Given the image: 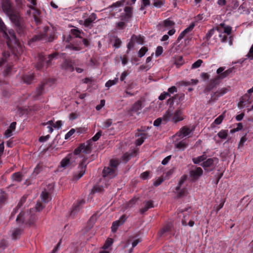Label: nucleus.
<instances>
[{
  "label": "nucleus",
  "mask_w": 253,
  "mask_h": 253,
  "mask_svg": "<svg viewBox=\"0 0 253 253\" xmlns=\"http://www.w3.org/2000/svg\"><path fill=\"white\" fill-rule=\"evenodd\" d=\"M91 152L90 146L89 144L85 145L84 143L81 144L79 146L76 148L74 153L69 154L67 157L63 159L60 163L62 168H66L71 165L74 162V159L77 155L83 158L78 166L79 170L75 173L73 177L74 180H78L81 178L84 174L86 166L88 162H86L87 158L84 156V154H88Z\"/></svg>",
  "instance_id": "nucleus-1"
},
{
  "label": "nucleus",
  "mask_w": 253,
  "mask_h": 253,
  "mask_svg": "<svg viewBox=\"0 0 253 253\" xmlns=\"http://www.w3.org/2000/svg\"><path fill=\"white\" fill-rule=\"evenodd\" d=\"M29 8L33 10V15L34 21L37 26H38V34L34 35L28 41L29 44H31L32 42L44 40L47 42H52L56 39L57 36L53 28H50L47 26L43 27L40 26L41 24V20L40 18V11L33 6H29Z\"/></svg>",
  "instance_id": "nucleus-2"
},
{
  "label": "nucleus",
  "mask_w": 253,
  "mask_h": 253,
  "mask_svg": "<svg viewBox=\"0 0 253 253\" xmlns=\"http://www.w3.org/2000/svg\"><path fill=\"white\" fill-rule=\"evenodd\" d=\"M0 34L5 40L8 48L15 56H18L22 53L23 46L17 40L14 32L12 30L7 31L6 26L0 17Z\"/></svg>",
  "instance_id": "nucleus-3"
},
{
  "label": "nucleus",
  "mask_w": 253,
  "mask_h": 253,
  "mask_svg": "<svg viewBox=\"0 0 253 253\" xmlns=\"http://www.w3.org/2000/svg\"><path fill=\"white\" fill-rule=\"evenodd\" d=\"M1 7L3 12L17 28V30L19 33H22L24 31L23 25L21 24L22 18L19 11L14 5L11 0H2Z\"/></svg>",
  "instance_id": "nucleus-4"
},
{
  "label": "nucleus",
  "mask_w": 253,
  "mask_h": 253,
  "mask_svg": "<svg viewBox=\"0 0 253 253\" xmlns=\"http://www.w3.org/2000/svg\"><path fill=\"white\" fill-rule=\"evenodd\" d=\"M56 52L48 55L47 57L42 53H39L37 56L38 60L35 65L36 68L40 71L46 69L52 65V60L57 56Z\"/></svg>",
  "instance_id": "nucleus-5"
},
{
  "label": "nucleus",
  "mask_w": 253,
  "mask_h": 253,
  "mask_svg": "<svg viewBox=\"0 0 253 253\" xmlns=\"http://www.w3.org/2000/svg\"><path fill=\"white\" fill-rule=\"evenodd\" d=\"M119 162L116 160H111L109 166L104 167L103 170V176L104 177L112 178L117 175V167L119 165Z\"/></svg>",
  "instance_id": "nucleus-6"
},
{
  "label": "nucleus",
  "mask_w": 253,
  "mask_h": 253,
  "mask_svg": "<svg viewBox=\"0 0 253 253\" xmlns=\"http://www.w3.org/2000/svg\"><path fill=\"white\" fill-rule=\"evenodd\" d=\"M133 15V8L131 6H125L124 11L120 13V18L122 21L128 22Z\"/></svg>",
  "instance_id": "nucleus-7"
},
{
  "label": "nucleus",
  "mask_w": 253,
  "mask_h": 253,
  "mask_svg": "<svg viewBox=\"0 0 253 253\" xmlns=\"http://www.w3.org/2000/svg\"><path fill=\"white\" fill-rule=\"evenodd\" d=\"M9 56V54L8 53H3L2 57L0 60V67H2L5 65V69H4V73L5 75H8L12 69V65L8 62V58Z\"/></svg>",
  "instance_id": "nucleus-8"
},
{
  "label": "nucleus",
  "mask_w": 253,
  "mask_h": 253,
  "mask_svg": "<svg viewBox=\"0 0 253 253\" xmlns=\"http://www.w3.org/2000/svg\"><path fill=\"white\" fill-rule=\"evenodd\" d=\"M225 69V67H220L218 68L216 70V73L218 75L216 76L217 79L220 81L228 77L230 74H231L234 69V67L230 68L224 71Z\"/></svg>",
  "instance_id": "nucleus-9"
},
{
  "label": "nucleus",
  "mask_w": 253,
  "mask_h": 253,
  "mask_svg": "<svg viewBox=\"0 0 253 253\" xmlns=\"http://www.w3.org/2000/svg\"><path fill=\"white\" fill-rule=\"evenodd\" d=\"M220 81L215 77L214 78L210 80L209 83L206 85L204 89V93L208 94L214 88L216 87L220 84Z\"/></svg>",
  "instance_id": "nucleus-10"
},
{
  "label": "nucleus",
  "mask_w": 253,
  "mask_h": 253,
  "mask_svg": "<svg viewBox=\"0 0 253 253\" xmlns=\"http://www.w3.org/2000/svg\"><path fill=\"white\" fill-rule=\"evenodd\" d=\"M228 91L229 89L228 88L223 87L213 92L211 94V99L209 101V103H211V102L216 101L219 97L223 96Z\"/></svg>",
  "instance_id": "nucleus-11"
},
{
  "label": "nucleus",
  "mask_w": 253,
  "mask_h": 253,
  "mask_svg": "<svg viewBox=\"0 0 253 253\" xmlns=\"http://www.w3.org/2000/svg\"><path fill=\"white\" fill-rule=\"evenodd\" d=\"M175 22L168 18L159 24L160 29L165 31L174 27Z\"/></svg>",
  "instance_id": "nucleus-12"
},
{
  "label": "nucleus",
  "mask_w": 253,
  "mask_h": 253,
  "mask_svg": "<svg viewBox=\"0 0 253 253\" xmlns=\"http://www.w3.org/2000/svg\"><path fill=\"white\" fill-rule=\"evenodd\" d=\"M251 103V97L248 94H245L240 98L238 106L240 108L248 107Z\"/></svg>",
  "instance_id": "nucleus-13"
},
{
  "label": "nucleus",
  "mask_w": 253,
  "mask_h": 253,
  "mask_svg": "<svg viewBox=\"0 0 253 253\" xmlns=\"http://www.w3.org/2000/svg\"><path fill=\"white\" fill-rule=\"evenodd\" d=\"M127 217L125 214L122 215L118 220L114 221L111 226V230L113 233L117 231L118 227L122 225L126 220Z\"/></svg>",
  "instance_id": "nucleus-14"
},
{
  "label": "nucleus",
  "mask_w": 253,
  "mask_h": 253,
  "mask_svg": "<svg viewBox=\"0 0 253 253\" xmlns=\"http://www.w3.org/2000/svg\"><path fill=\"white\" fill-rule=\"evenodd\" d=\"M184 119L183 111L180 108L177 109L173 114L171 121L174 123L181 121Z\"/></svg>",
  "instance_id": "nucleus-15"
},
{
  "label": "nucleus",
  "mask_w": 253,
  "mask_h": 253,
  "mask_svg": "<svg viewBox=\"0 0 253 253\" xmlns=\"http://www.w3.org/2000/svg\"><path fill=\"white\" fill-rule=\"evenodd\" d=\"M172 227V224L171 222L166 223L159 232L160 236L162 237L169 234L171 231Z\"/></svg>",
  "instance_id": "nucleus-16"
},
{
  "label": "nucleus",
  "mask_w": 253,
  "mask_h": 253,
  "mask_svg": "<svg viewBox=\"0 0 253 253\" xmlns=\"http://www.w3.org/2000/svg\"><path fill=\"white\" fill-rule=\"evenodd\" d=\"M203 171L200 167H195L190 171V176L193 179L196 180L202 175Z\"/></svg>",
  "instance_id": "nucleus-17"
},
{
  "label": "nucleus",
  "mask_w": 253,
  "mask_h": 253,
  "mask_svg": "<svg viewBox=\"0 0 253 253\" xmlns=\"http://www.w3.org/2000/svg\"><path fill=\"white\" fill-rule=\"evenodd\" d=\"M217 161L218 159L215 157L209 158L203 162V163L201 164V166L203 167L205 170H206L208 168L214 167V163L215 162H217Z\"/></svg>",
  "instance_id": "nucleus-18"
},
{
  "label": "nucleus",
  "mask_w": 253,
  "mask_h": 253,
  "mask_svg": "<svg viewBox=\"0 0 253 253\" xmlns=\"http://www.w3.org/2000/svg\"><path fill=\"white\" fill-rule=\"evenodd\" d=\"M194 127L190 129L187 126H184L182 127L179 130L178 136L181 138L188 136L194 130Z\"/></svg>",
  "instance_id": "nucleus-19"
},
{
  "label": "nucleus",
  "mask_w": 253,
  "mask_h": 253,
  "mask_svg": "<svg viewBox=\"0 0 253 253\" xmlns=\"http://www.w3.org/2000/svg\"><path fill=\"white\" fill-rule=\"evenodd\" d=\"M45 84V83H42L41 84L37 87L33 95V97L35 99H38L39 97L43 93Z\"/></svg>",
  "instance_id": "nucleus-20"
},
{
  "label": "nucleus",
  "mask_w": 253,
  "mask_h": 253,
  "mask_svg": "<svg viewBox=\"0 0 253 253\" xmlns=\"http://www.w3.org/2000/svg\"><path fill=\"white\" fill-rule=\"evenodd\" d=\"M135 137H139L135 141V145L136 146H140L144 142V140L147 138V133H136L135 135Z\"/></svg>",
  "instance_id": "nucleus-21"
},
{
  "label": "nucleus",
  "mask_w": 253,
  "mask_h": 253,
  "mask_svg": "<svg viewBox=\"0 0 253 253\" xmlns=\"http://www.w3.org/2000/svg\"><path fill=\"white\" fill-rule=\"evenodd\" d=\"M142 108V101L140 100H139L134 103V104L132 105L131 108V111L136 113L137 114H140V111Z\"/></svg>",
  "instance_id": "nucleus-22"
},
{
  "label": "nucleus",
  "mask_w": 253,
  "mask_h": 253,
  "mask_svg": "<svg viewBox=\"0 0 253 253\" xmlns=\"http://www.w3.org/2000/svg\"><path fill=\"white\" fill-rule=\"evenodd\" d=\"M62 67L63 69L70 72H73L74 70L73 62L70 59H65L62 63Z\"/></svg>",
  "instance_id": "nucleus-23"
},
{
  "label": "nucleus",
  "mask_w": 253,
  "mask_h": 253,
  "mask_svg": "<svg viewBox=\"0 0 253 253\" xmlns=\"http://www.w3.org/2000/svg\"><path fill=\"white\" fill-rule=\"evenodd\" d=\"M217 31L219 32L222 31L223 29L224 33H226L228 35H229L231 33L232 28L229 26H226L224 23H221L216 28Z\"/></svg>",
  "instance_id": "nucleus-24"
},
{
  "label": "nucleus",
  "mask_w": 253,
  "mask_h": 253,
  "mask_svg": "<svg viewBox=\"0 0 253 253\" xmlns=\"http://www.w3.org/2000/svg\"><path fill=\"white\" fill-rule=\"evenodd\" d=\"M154 207L153 201L152 200L148 201L145 202V205L144 207L140 210L141 214H144L149 209Z\"/></svg>",
  "instance_id": "nucleus-25"
},
{
  "label": "nucleus",
  "mask_w": 253,
  "mask_h": 253,
  "mask_svg": "<svg viewBox=\"0 0 253 253\" xmlns=\"http://www.w3.org/2000/svg\"><path fill=\"white\" fill-rule=\"evenodd\" d=\"M23 174L21 172H16L13 173L11 175V179L12 180L15 181L17 182H21L23 180Z\"/></svg>",
  "instance_id": "nucleus-26"
},
{
  "label": "nucleus",
  "mask_w": 253,
  "mask_h": 253,
  "mask_svg": "<svg viewBox=\"0 0 253 253\" xmlns=\"http://www.w3.org/2000/svg\"><path fill=\"white\" fill-rule=\"evenodd\" d=\"M206 153L204 152L202 155L192 159V161L195 164H199L200 163L204 162L207 159Z\"/></svg>",
  "instance_id": "nucleus-27"
},
{
  "label": "nucleus",
  "mask_w": 253,
  "mask_h": 253,
  "mask_svg": "<svg viewBox=\"0 0 253 253\" xmlns=\"http://www.w3.org/2000/svg\"><path fill=\"white\" fill-rule=\"evenodd\" d=\"M41 198L42 202L45 203H47L51 200L49 193L45 190H44L42 192L41 194Z\"/></svg>",
  "instance_id": "nucleus-28"
},
{
  "label": "nucleus",
  "mask_w": 253,
  "mask_h": 253,
  "mask_svg": "<svg viewBox=\"0 0 253 253\" xmlns=\"http://www.w3.org/2000/svg\"><path fill=\"white\" fill-rule=\"evenodd\" d=\"M34 79V74H29L23 76L22 79L24 83L30 84Z\"/></svg>",
  "instance_id": "nucleus-29"
},
{
  "label": "nucleus",
  "mask_w": 253,
  "mask_h": 253,
  "mask_svg": "<svg viewBox=\"0 0 253 253\" xmlns=\"http://www.w3.org/2000/svg\"><path fill=\"white\" fill-rule=\"evenodd\" d=\"M22 232V230L20 228L14 229L12 231L11 237L14 240L19 238Z\"/></svg>",
  "instance_id": "nucleus-30"
},
{
  "label": "nucleus",
  "mask_w": 253,
  "mask_h": 253,
  "mask_svg": "<svg viewBox=\"0 0 253 253\" xmlns=\"http://www.w3.org/2000/svg\"><path fill=\"white\" fill-rule=\"evenodd\" d=\"M8 198L7 194L4 192L0 194V208L2 207L6 202Z\"/></svg>",
  "instance_id": "nucleus-31"
},
{
  "label": "nucleus",
  "mask_w": 253,
  "mask_h": 253,
  "mask_svg": "<svg viewBox=\"0 0 253 253\" xmlns=\"http://www.w3.org/2000/svg\"><path fill=\"white\" fill-rule=\"evenodd\" d=\"M101 134H102V131L101 130L98 131L95 134L94 136H93L91 139H90L89 140L87 141L86 144L84 143L85 145H87L88 144H90V149H91V141H97L99 138L100 137V136H101Z\"/></svg>",
  "instance_id": "nucleus-32"
},
{
  "label": "nucleus",
  "mask_w": 253,
  "mask_h": 253,
  "mask_svg": "<svg viewBox=\"0 0 253 253\" xmlns=\"http://www.w3.org/2000/svg\"><path fill=\"white\" fill-rule=\"evenodd\" d=\"M173 114L171 113L169 110H168L166 113L163 115L162 119L165 123H167L169 121H171Z\"/></svg>",
  "instance_id": "nucleus-33"
},
{
  "label": "nucleus",
  "mask_w": 253,
  "mask_h": 253,
  "mask_svg": "<svg viewBox=\"0 0 253 253\" xmlns=\"http://www.w3.org/2000/svg\"><path fill=\"white\" fill-rule=\"evenodd\" d=\"M187 146L188 143L185 139H184L175 144V146L177 148L182 150H184Z\"/></svg>",
  "instance_id": "nucleus-34"
},
{
  "label": "nucleus",
  "mask_w": 253,
  "mask_h": 253,
  "mask_svg": "<svg viewBox=\"0 0 253 253\" xmlns=\"http://www.w3.org/2000/svg\"><path fill=\"white\" fill-rule=\"evenodd\" d=\"M72 33L73 35H74L77 38H79L80 39H83V36H84V33L79 29H72L71 30Z\"/></svg>",
  "instance_id": "nucleus-35"
},
{
  "label": "nucleus",
  "mask_w": 253,
  "mask_h": 253,
  "mask_svg": "<svg viewBox=\"0 0 253 253\" xmlns=\"http://www.w3.org/2000/svg\"><path fill=\"white\" fill-rule=\"evenodd\" d=\"M28 112V109L25 107H18L17 114L21 117L24 114H27Z\"/></svg>",
  "instance_id": "nucleus-36"
},
{
  "label": "nucleus",
  "mask_w": 253,
  "mask_h": 253,
  "mask_svg": "<svg viewBox=\"0 0 253 253\" xmlns=\"http://www.w3.org/2000/svg\"><path fill=\"white\" fill-rule=\"evenodd\" d=\"M42 165H41V164H38L34 169L33 174L34 176H36L42 170Z\"/></svg>",
  "instance_id": "nucleus-37"
},
{
  "label": "nucleus",
  "mask_w": 253,
  "mask_h": 253,
  "mask_svg": "<svg viewBox=\"0 0 253 253\" xmlns=\"http://www.w3.org/2000/svg\"><path fill=\"white\" fill-rule=\"evenodd\" d=\"M112 124V120L110 119H107L102 123V128L106 129L109 127Z\"/></svg>",
  "instance_id": "nucleus-38"
},
{
  "label": "nucleus",
  "mask_w": 253,
  "mask_h": 253,
  "mask_svg": "<svg viewBox=\"0 0 253 253\" xmlns=\"http://www.w3.org/2000/svg\"><path fill=\"white\" fill-rule=\"evenodd\" d=\"M198 83V81L197 80L192 79L190 81H182L181 84L182 85L187 86L191 84H196Z\"/></svg>",
  "instance_id": "nucleus-39"
},
{
  "label": "nucleus",
  "mask_w": 253,
  "mask_h": 253,
  "mask_svg": "<svg viewBox=\"0 0 253 253\" xmlns=\"http://www.w3.org/2000/svg\"><path fill=\"white\" fill-rule=\"evenodd\" d=\"M217 135L220 138L225 139L228 135L227 130L222 129L217 133Z\"/></svg>",
  "instance_id": "nucleus-40"
},
{
  "label": "nucleus",
  "mask_w": 253,
  "mask_h": 253,
  "mask_svg": "<svg viewBox=\"0 0 253 253\" xmlns=\"http://www.w3.org/2000/svg\"><path fill=\"white\" fill-rule=\"evenodd\" d=\"M132 40L139 44H143V39L140 36H136L133 35L132 36Z\"/></svg>",
  "instance_id": "nucleus-41"
},
{
  "label": "nucleus",
  "mask_w": 253,
  "mask_h": 253,
  "mask_svg": "<svg viewBox=\"0 0 253 253\" xmlns=\"http://www.w3.org/2000/svg\"><path fill=\"white\" fill-rule=\"evenodd\" d=\"M184 61L182 56H179L176 58L174 61V64L177 68H179L181 65H183Z\"/></svg>",
  "instance_id": "nucleus-42"
},
{
  "label": "nucleus",
  "mask_w": 253,
  "mask_h": 253,
  "mask_svg": "<svg viewBox=\"0 0 253 253\" xmlns=\"http://www.w3.org/2000/svg\"><path fill=\"white\" fill-rule=\"evenodd\" d=\"M24 212L21 211L16 217V221L19 223H23L24 222Z\"/></svg>",
  "instance_id": "nucleus-43"
},
{
  "label": "nucleus",
  "mask_w": 253,
  "mask_h": 253,
  "mask_svg": "<svg viewBox=\"0 0 253 253\" xmlns=\"http://www.w3.org/2000/svg\"><path fill=\"white\" fill-rule=\"evenodd\" d=\"M118 81V78H115L113 80H110L106 83L105 86L106 87L109 88L111 86L116 84L117 83Z\"/></svg>",
  "instance_id": "nucleus-44"
},
{
  "label": "nucleus",
  "mask_w": 253,
  "mask_h": 253,
  "mask_svg": "<svg viewBox=\"0 0 253 253\" xmlns=\"http://www.w3.org/2000/svg\"><path fill=\"white\" fill-rule=\"evenodd\" d=\"M148 51V48L146 46H143L140 48L138 52V56L140 58L142 57Z\"/></svg>",
  "instance_id": "nucleus-45"
},
{
  "label": "nucleus",
  "mask_w": 253,
  "mask_h": 253,
  "mask_svg": "<svg viewBox=\"0 0 253 253\" xmlns=\"http://www.w3.org/2000/svg\"><path fill=\"white\" fill-rule=\"evenodd\" d=\"M133 156V153H126L124 154V155L123 156V160L126 163L131 159V158Z\"/></svg>",
  "instance_id": "nucleus-46"
},
{
  "label": "nucleus",
  "mask_w": 253,
  "mask_h": 253,
  "mask_svg": "<svg viewBox=\"0 0 253 253\" xmlns=\"http://www.w3.org/2000/svg\"><path fill=\"white\" fill-rule=\"evenodd\" d=\"M223 119H224V116L223 114L219 115L217 118H216L214 120V122L213 123H212V124L211 125V126L213 127V124H215L216 125L220 124L222 123Z\"/></svg>",
  "instance_id": "nucleus-47"
},
{
  "label": "nucleus",
  "mask_w": 253,
  "mask_h": 253,
  "mask_svg": "<svg viewBox=\"0 0 253 253\" xmlns=\"http://www.w3.org/2000/svg\"><path fill=\"white\" fill-rule=\"evenodd\" d=\"M84 200H81L79 201L77 204L74 207L73 211H71V214H74L75 212L78 211L79 210V206L80 205L84 204Z\"/></svg>",
  "instance_id": "nucleus-48"
},
{
  "label": "nucleus",
  "mask_w": 253,
  "mask_h": 253,
  "mask_svg": "<svg viewBox=\"0 0 253 253\" xmlns=\"http://www.w3.org/2000/svg\"><path fill=\"white\" fill-rule=\"evenodd\" d=\"M215 30L214 28L210 30L207 33L206 36V39L207 41H209L211 36L214 34Z\"/></svg>",
  "instance_id": "nucleus-49"
},
{
  "label": "nucleus",
  "mask_w": 253,
  "mask_h": 253,
  "mask_svg": "<svg viewBox=\"0 0 253 253\" xmlns=\"http://www.w3.org/2000/svg\"><path fill=\"white\" fill-rule=\"evenodd\" d=\"M202 63L203 61L201 59H198L192 64L191 67L192 69H196L199 68L201 66Z\"/></svg>",
  "instance_id": "nucleus-50"
},
{
  "label": "nucleus",
  "mask_w": 253,
  "mask_h": 253,
  "mask_svg": "<svg viewBox=\"0 0 253 253\" xmlns=\"http://www.w3.org/2000/svg\"><path fill=\"white\" fill-rule=\"evenodd\" d=\"M194 27V23H192L187 28L183 30V32L185 33V34L187 35L193 30Z\"/></svg>",
  "instance_id": "nucleus-51"
},
{
  "label": "nucleus",
  "mask_w": 253,
  "mask_h": 253,
  "mask_svg": "<svg viewBox=\"0 0 253 253\" xmlns=\"http://www.w3.org/2000/svg\"><path fill=\"white\" fill-rule=\"evenodd\" d=\"M113 240L112 239H108L107 240V241L105 242L103 247V248L104 249V250H106L107 249H108L110 246H111L112 245V244H113Z\"/></svg>",
  "instance_id": "nucleus-52"
},
{
  "label": "nucleus",
  "mask_w": 253,
  "mask_h": 253,
  "mask_svg": "<svg viewBox=\"0 0 253 253\" xmlns=\"http://www.w3.org/2000/svg\"><path fill=\"white\" fill-rule=\"evenodd\" d=\"M93 21V20L92 19V18L89 17L84 20V25L85 27H88L91 25Z\"/></svg>",
  "instance_id": "nucleus-53"
},
{
  "label": "nucleus",
  "mask_w": 253,
  "mask_h": 253,
  "mask_svg": "<svg viewBox=\"0 0 253 253\" xmlns=\"http://www.w3.org/2000/svg\"><path fill=\"white\" fill-rule=\"evenodd\" d=\"M141 241L140 239H137L135 240L132 243V248L128 251V253H131L132 252L133 248L136 246Z\"/></svg>",
  "instance_id": "nucleus-54"
},
{
  "label": "nucleus",
  "mask_w": 253,
  "mask_h": 253,
  "mask_svg": "<svg viewBox=\"0 0 253 253\" xmlns=\"http://www.w3.org/2000/svg\"><path fill=\"white\" fill-rule=\"evenodd\" d=\"M246 57L250 60H253V44L250 48L248 53L246 55Z\"/></svg>",
  "instance_id": "nucleus-55"
},
{
  "label": "nucleus",
  "mask_w": 253,
  "mask_h": 253,
  "mask_svg": "<svg viewBox=\"0 0 253 253\" xmlns=\"http://www.w3.org/2000/svg\"><path fill=\"white\" fill-rule=\"evenodd\" d=\"M163 52V48L161 46H158L155 52L156 56L158 57L161 55Z\"/></svg>",
  "instance_id": "nucleus-56"
},
{
  "label": "nucleus",
  "mask_w": 253,
  "mask_h": 253,
  "mask_svg": "<svg viewBox=\"0 0 253 253\" xmlns=\"http://www.w3.org/2000/svg\"><path fill=\"white\" fill-rule=\"evenodd\" d=\"M179 97L178 95H175L174 96H172L171 98H169L168 101L167 103L168 104H169L170 106H172L173 104L174 100L177 98Z\"/></svg>",
  "instance_id": "nucleus-57"
},
{
  "label": "nucleus",
  "mask_w": 253,
  "mask_h": 253,
  "mask_svg": "<svg viewBox=\"0 0 253 253\" xmlns=\"http://www.w3.org/2000/svg\"><path fill=\"white\" fill-rule=\"evenodd\" d=\"M164 181V178L162 177H159L154 182V185L156 187L160 185Z\"/></svg>",
  "instance_id": "nucleus-58"
},
{
  "label": "nucleus",
  "mask_w": 253,
  "mask_h": 253,
  "mask_svg": "<svg viewBox=\"0 0 253 253\" xmlns=\"http://www.w3.org/2000/svg\"><path fill=\"white\" fill-rule=\"evenodd\" d=\"M187 190L186 188H182L180 190V191L177 193V196L178 197H181L183 196H185L186 194Z\"/></svg>",
  "instance_id": "nucleus-59"
},
{
  "label": "nucleus",
  "mask_w": 253,
  "mask_h": 253,
  "mask_svg": "<svg viewBox=\"0 0 253 253\" xmlns=\"http://www.w3.org/2000/svg\"><path fill=\"white\" fill-rule=\"evenodd\" d=\"M168 96H170V94L167 92H164L159 96V99L160 100H163Z\"/></svg>",
  "instance_id": "nucleus-60"
},
{
  "label": "nucleus",
  "mask_w": 253,
  "mask_h": 253,
  "mask_svg": "<svg viewBox=\"0 0 253 253\" xmlns=\"http://www.w3.org/2000/svg\"><path fill=\"white\" fill-rule=\"evenodd\" d=\"M154 6L160 8L163 5V2L160 0H155L153 3Z\"/></svg>",
  "instance_id": "nucleus-61"
},
{
  "label": "nucleus",
  "mask_w": 253,
  "mask_h": 253,
  "mask_svg": "<svg viewBox=\"0 0 253 253\" xmlns=\"http://www.w3.org/2000/svg\"><path fill=\"white\" fill-rule=\"evenodd\" d=\"M75 132V130L74 128H72L69 132H68L65 136V139H69Z\"/></svg>",
  "instance_id": "nucleus-62"
},
{
  "label": "nucleus",
  "mask_w": 253,
  "mask_h": 253,
  "mask_svg": "<svg viewBox=\"0 0 253 253\" xmlns=\"http://www.w3.org/2000/svg\"><path fill=\"white\" fill-rule=\"evenodd\" d=\"M67 47L69 48H70L72 50H75V51H79L82 48L80 46H75L73 44H70V45H68Z\"/></svg>",
  "instance_id": "nucleus-63"
},
{
  "label": "nucleus",
  "mask_w": 253,
  "mask_h": 253,
  "mask_svg": "<svg viewBox=\"0 0 253 253\" xmlns=\"http://www.w3.org/2000/svg\"><path fill=\"white\" fill-rule=\"evenodd\" d=\"M105 103V101L104 99H102L100 101V103L99 105H97L95 108L97 111L100 110L104 106Z\"/></svg>",
  "instance_id": "nucleus-64"
}]
</instances>
